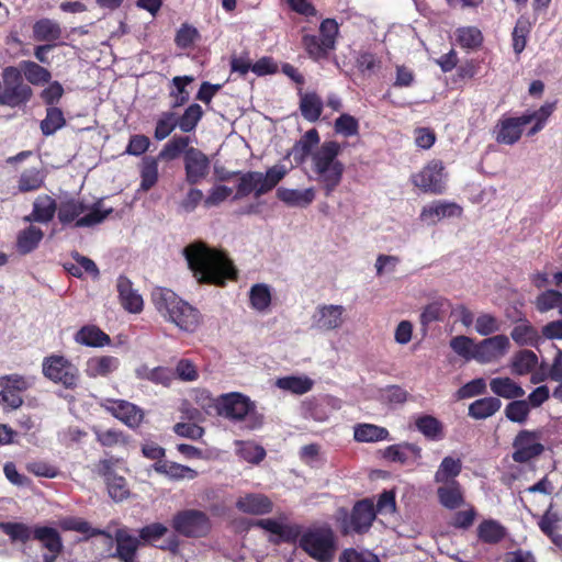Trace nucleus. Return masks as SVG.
I'll return each instance as SVG.
<instances>
[{"mask_svg": "<svg viewBox=\"0 0 562 562\" xmlns=\"http://www.w3.org/2000/svg\"><path fill=\"white\" fill-rule=\"evenodd\" d=\"M0 530L12 541L26 542L33 536L31 527L22 522H0Z\"/></svg>", "mask_w": 562, "mask_h": 562, "instance_id": "bf43d9fd", "label": "nucleus"}, {"mask_svg": "<svg viewBox=\"0 0 562 562\" xmlns=\"http://www.w3.org/2000/svg\"><path fill=\"white\" fill-rule=\"evenodd\" d=\"M452 351L464 361H475L477 341L464 335L453 337L449 342Z\"/></svg>", "mask_w": 562, "mask_h": 562, "instance_id": "a18cd8bd", "label": "nucleus"}, {"mask_svg": "<svg viewBox=\"0 0 562 562\" xmlns=\"http://www.w3.org/2000/svg\"><path fill=\"white\" fill-rule=\"evenodd\" d=\"M158 157L145 156L140 164V184L139 189L148 191L158 181Z\"/></svg>", "mask_w": 562, "mask_h": 562, "instance_id": "c03bdc74", "label": "nucleus"}, {"mask_svg": "<svg viewBox=\"0 0 562 562\" xmlns=\"http://www.w3.org/2000/svg\"><path fill=\"white\" fill-rule=\"evenodd\" d=\"M319 135L315 128L308 130L305 134L294 144L291 155L297 164H302L306 158L311 159L314 153L313 148L319 144Z\"/></svg>", "mask_w": 562, "mask_h": 562, "instance_id": "72a5a7b5", "label": "nucleus"}, {"mask_svg": "<svg viewBox=\"0 0 562 562\" xmlns=\"http://www.w3.org/2000/svg\"><path fill=\"white\" fill-rule=\"evenodd\" d=\"M341 146L335 140L324 142L317 147L310 160V179L319 183L326 196L331 195L340 184L345 171L338 159Z\"/></svg>", "mask_w": 562, "mask_h": 562, "instance_id": "f03ea898", "label": "nucleus"}, {"mask_svg": "<svg viewBox=\"0 0 562 562\" xmlns=\"http://www.w3.org/2000/svg\"><path fill=\"white\" fill-rule=\"evenodd\" d=\"M254 526L277 537V539H272L274 542L291 541L297 536V529L288 524V516L284 513L279 514L276 518L258 519Z\"/></svg>", "mask_w": 562, "mask_h": 562, "instance_id": "6ab92c4d", "label": "nucleus"}, {"mask_svg": "<svg viewBox=\"0 0 562 562\" xmlns=\"http://www.w3.org/2000/svg\"><path fill=\"white\" fill-rule=\"evenodd\" d=\"M411 179L424 192L441 194L446 189L447 175L440 160L429 161L422 170L413 173Z\"/></svg>", "mask_w": 562, "mask_h": 562, "instance_id": "9d476101", "label": "nucleus"}, {"mask_svg": "<svg viewBox=\"0 0 562 562\" xmlns=\"http://www.w3.org/2000/svg\"><path fill=\"white\" fill-rule=\"evenodd\" d=\"M202 109L199 104H191L182 114L177 119L178 126L182 132L189 133L193 131L202 117Z\"/></svg>", "mask_w": 562, "mask_h": 562, "instance_id": "e2e57ef3", "label": "nucleus"}, {"mask_svg": "<svg viewBox=\"0 0 562 562\" xmlns=\"http://www.w3.org/2000/svg\"><path fill=\"white\" fill-rule=\"evenodd\" d=\"M215 408L218 415L234 422L246 420L250 429L262 425V417L255 412V404L241 393L222 394L216 398Z\"/></svg>", "mask_w": 562, "mask_h": 562, "instance_id": "423d86ee", "label": "nucleus"}, {"mask_svg": "<svg viewBox=\"0 0 562 562\" xmlns=\"http://www.w3.org/2000/svg\"><path fill=\"white\" fill-rule=\"evenodd\" d=\"M300 110L305 120L316 122L323 111V101L316 93L302 94Z\"/></svg>", "mask_w": 562, "mask_h": 562, "instance_id": "09e8293b", "label": "nucleus"}, {"mask_svg": "<svg viewBox=\"0 0 562 562\" xmlns=\"http://www.w3.org/2000/svg\"><path fill=\"white\" fill-rule=\"evenodd\" d=\"M183 256L200 283L223 285L226 280L236 276V270L226 255L203 241L189 244L183 248Z\"/></svg>", "mask_w": 562, "mask_h": 562, "instance_id": "f257e3e1", "label": "nucleus"}, {"mask_svg": "<svg viewBox=\"0 0 562 562\" xmlns=\"http://www.w3.org/2000/svg\"><path fill=\"white\" fill-rule=\"evenodd\" d=\"M0 106L18 108L32 98V88L23 81L18 67L8 66L1 74Z\"/></svg>", "mask_w": 562, "mask_h": 562, "instance_id": "6e6552de", "label": "nucleus"}, {"mask_svg": "<svg viewBox=\"0 0 562 562\" xmlns=\"http://www.w3.org/2000/svg\"><path fill=\"white\" fill-rule=\"evenodd\" d=\"M173 528L187 537H201L210 530L211 524L209 517L203 512L188 509L175 516Z\"/></svg>", "mask_w": 562, "mask_h": 562, "instance_id": "ddd939ff", "label": "nucleus"}, {"mask_svg": "<svg viewBox=\"0 0 562 562\" xmlns=\"http://www.w3.org/2000/svg\"><path fill=\"white\" fill-rule=\"evenodd\" d=\"M236 508L249 515H266L272 512L273 503L263 494L250 493L237 499Z\"/></svg>", "mask_w": 562, "mask_h": 562, "instance_id": "4be33fe9", "label": "nucleus"}, {"mask_svg": "<svg viewBox=\"0 0 562 562\" xmlns=\"http://www.w3.org/2000/svg\"><path fill=\"white\" fill-rule=\"evenodd\" d=\"M462 461L451 456L445 457L435 472L434 480L436 483L457 482L456 477L461 473Z\"/></svg>", "mask_w": 562, "mask_h": 562, "instance_id": "f704fd0d", "label": "nucleus"}, {"mask_svg": "<svg viewBox=\"0 0 562 562\" xmlns=\"http://www.w3.org/2000/svg\"><path fill=\"white\" fill-rule=\"evenodd\" d=\"M190 137L188 136H175L172 137L160 150L158 158L166 160H173L180 154L186 156V150L190 149Z\"/></svg>", "mask_w": 562, "mask_h": 562, "instance_id": "6e6d98bb", "label": "nucleus"}, {"mask_svg": "<svg viewBox=\"0 0 562 562\" xmlns=\"http://www.w3.org/2000/svg\"><path fill=\"white\" fill-rule=\"evenodd\" d=\"M389 430L373 424H358L353 428V438L358 442H376L389 439Z\"/></svg>", "mask_w": 562, "mask_h": 562, "instance_id": "a19ab883", "label": "nucleus"}, {"mask_svg": "<svg viewBox=\"0 0 562 562\" xmlns=\"http://www.w3.org/2000/svg\"><path fill=\"white\" fill-rule=\"evenodd\" d=\"M119 367V358L113 356H97L87 360L85 372L92 379L105 378L116 371Z\"/></svg>", "mask_w": 562, "mask_h": 562, "instance_id": "b1692460", "label": "nucleus"}, {"mask_svg": "<svg viewBox=\"0 0 562 562\" xmlns=\"http://www.w3.org/2000/svg\"><path fill=\"white\" fill-rule=\"evenodd\" d=\"M286 173V167L280 164L272 166L265 173L260 171H248L240 176L234 199H241L250 193L259 198L271 191Z\"/></svg>", "mask_w": 562, "mask_h": 562, "instance_id": "0eeeda50", "label": "nucleus"}, {"mask_svg": "<svg viewBox=\"0 0 562 562\" xmlns=\"http://www.w3.org/2000/svg\"><path fill=\"white\" fill-rule=\"evenodd\" d=\"M112 211L103 207L101 202L87 204L80 199L67 198L58 203V221L64 226L92 227L102 223Z\"/></svg>", "mask_w": 562, "mask_h": 562, "instance_id": "20e7f679", "label": "nucleus"}, {"mask_svg": "<svg viewBox=\"0 0 562 562\" xmlns=\"http://www.w3.org/2000/svg\"><path fill=\"white\" fill-rule=\"evenodd\" d=\"M19 69L25 79L35 86L47 83L52 77L46 68L31 60L21 61Z\"/></svg>", "mask_w": 562, "mask_h": 562, "instance_id": "de8ad7c7", "label": "nucleus"}, {"mask_svg": "<svg viewBox=\"0 0 562 562\" xmlns=\"http://www.w3.org/2000/svg\"><path fill=\"white\" fill-rule=\"evenodd\" d=\"M276 385L281 390L302 395L311 391L313 381L307 376H284L278 379Z\"/></svg>", "mask_w": 562, "mask_h": 562, "instance_id": "864d4df0", "label": "nucleus"}, {"mask_svg": "<svg viewBox=\"0 0 562 562\" xmlns=\"http://www.w3.org/2000/svg\"><path fill=\"white\" fill-rule=\"evenodd\" d=\"M43 374L53 382L72 387L78 381V370L66 358L50 356L43 361Z\"/></svg>", "mask_w": 562, "mask_h": 562, "instance_id": "9b49d317", "label": "nucleus"}, {"mask_svg": "<svg viewBox=\"0 0 562 562\" xmlns=\"http://www.w3.org/2000/svg\"><path fill=\"white\" fill-rule=\"evenodd\" d=\"M510 348L509 338L505 335H494L477 341L475 361L481 364L498 362Z\"/></svg>", "mask_w": 562, "mask_h": 562, "instance_id": "2eb2a0df", "label": "nucleus"}, {"mask_svg": "<svg viewBox=\"0 0 562 562\" xmlns=\"http://www.w3.org/2000/svg\"><path fill=\"white\" fill-rule=\"evenodd\" d=\"M151 468L155 472L171 481H190L198 476V472L194 469L169 460L155 462Z\"/></svg>", "mask_w": 562, "mask_h": 562, "instance_id": "393cba45", "label": "nucleus"}, {"mask_svg": "<svg viewBox=\"0 0 562 562\" xmlns=\"http://www.w3.org/2000/svg\"><path fill=\"white\" fill-rule=\"evenodd\" d=\"M374 505L369 499L358 502L352 510L351 526L356 532H363L369 529L375 517Z\"/></svg>", "mask_w": 562, "mask_h": 562, "instance_id": "7c9ffc66", "label": "nucleus"}, {"mask_svg": "<svg viewBox=\"0 0 562 562\" xmlns=\"http://www.w3.org/2000/svg\"><path fill=\"white\" fill-rule=\"evenodd\" d=\"M99 472L104 477L110 497L115 502H122L130 495L126 481L117 475L109 460L99 463Z\"/></svg>", "mask_w": 562, "mask_h": 562, "instance_id": "aec40b11", "label": "nucleus"}, {"mask_svg": "<svg viewBox=\"0 0 562 562\" xmlns=\"http://www.w3.org/2000/svg\"><path fill=\"white\" fill-rule=\"evenodd\" d=\"M340 562H380L379 558L373 554L372 552L364 550V551H357L355 549H347L345 550L340 558Z\"/></svg>", "mask_w": 562, "mask_h": 562, "instance_id": "774afa93", "label": "nucleus"}, {"mask_svg": "<svg viewBox=\"0 0 562 562\" xmlns=\"http://www.w3.org/2000/svg\"><path fill=\"white\" fill-rule=\"evenodd\" d=\"M250 306L257 312L268 311L271 304V291L269 285L265 283H257L250 288L249 291Z\"/></svg>", "mask_w": 562, "mask_h": 562, "instance_id": "3c124183", "label": "nucleus"}, {"mask_svg": "<svg viewBox=\"0 0 562 562\" xmlns=\"http://www.w3.org/2000/svg\"><path fill=\"white\" fill-rule=\"evenodd\" d=\"M513 447V459L519 463L528 462L543 451V446L540 443L538 435L528 430H521L516 436Z\"/></svg>", "mask_w": 562, "mask_h": 562, "instance_id": "f3484780", "label": "nucleus"}, {"mask_svg": "<svg viewBox=\"0 0 562 562\" xmlns=\"http://www.w3.org/2000/svg\"><path fill=\"white\" fill-rule=\"evenodd\" d=\"M475 331L481 336H490L501 330V322L490 313H481L475 318Z\"/></svg>", "mask_w": 562, "mask_h": 562, "instance_id": "680f3d73", "label": "nucleus"}, {"mask_svg": "<svg viewBox=\"0 0 562 562\" xmlns=\"http://www.w3.org/2000/svg\"><path fill=\"white\" fill-rule=\"evenodd\" d=\"M277 196L280 201L290 207H307L315 199V189L304 190L289 189L280 187L277 190Z\"/></svg>", "mask_w": 562, "mask_h": 562, "instance_id": "a878e982", "label": "nucleus"}, {"mask_svg": "<svg viewBox=\"0 0 562 562\" xmlns=\"http://www.w3.org/2000/svg\"><path fill=\"white\" fill-rule=\"evenodd\" d=\"M440 504L449 509H454L463 503L461 486L458 482L442 483L437 490Z\"/></svg>", "mask_w": 562, "mask_h": 562, "instance_id": "79ce46f5", "label": "nucleus"}, {"mask_svg": "<svg viewBox=\"0 0 562 562\" xmlns=\"http://www.w3.org/2000/svg\"><path fill=\"white\" fill-rule=\"evenodd\" d=\"M116 290L122 306L130 313H139L143 310V297L133 283L125 276H120L116 280Z\"/></svg>", "mask_w": 562, "mask_h": 562, "instance_id": "412c9836", "label": "nucleus"}, {"mask_svg": "<svg viewBox=\"0 0 562 562\" xmlns=\"http://www.w3.org/2000/svg\"><path fill=\"white\" fill-rule=\"evenodd\" d=\"M303 45L308 56L315 60L325 58L329 50V47L324 46V42L315 35H304Z\"/></svg>", "mask_w": 562, "mask_h": 562, "instance_id": "69168bd1", "label": "nucleus"}, {"mask_svg": "<svg viewBox=\"0 0 562 562\" xmlns=\"http://www.w3.org/2000/svg\"><path fill=\"white\" fill-rule=\"evenodd\" d=\"M510 337L519 346L538 348L543 342L542 333L539 334L537 328L527 321L517 324L513 328Z\"/></svg>", "mask_w": 562, "mask_h": 562, "instance_id": "473e14b6", "label": "nucleus"}, {"mask_svg": "<svg viewBox=\"0 0 562 562\" xmlns=\"http://www.w3.org/2000/svg\"><path fill=\"white\" fill-rule=\"evenodd\" d=\"M346 323V307L340 304H318L311 315V329L317 333L338 331Z\"/></svg>", "mask_w": 562, "mask_h": 562, "instance_id": "1a4fd4ad", "label": "nucleus"}, {"mask_svg": "<svg viewBox=\"0 0 562 562\" xmlns=\"http://www.w3.org/2000/svg\"><path fill=\"white\" fill-rule=\"evenodd\" d=\"M502 406L497 397H483L469 406V415L475 419H484L494 415Z\"/></svg>", "mask_w": 562, "mask_h": 562, "instance_id": "49530a36", "label": "nucleus"}, {"mask_svg": "<svg viewBox=\"0 0 562 562\" xmlns=\"http://www.w3.org/2000/svg\"><path fill=\"white\" fill-rule=\"evenodd\" d=\"M462 209L454 202L449 201H434L423 206L419 220L429 225H436L439 221L448 217H459Z\"/></svg>", "mask_w": 562, "mask_h": 562, "instance_id": "a211bd4d", "label": "nucleus"}, {"mask_svg": "<svg viewBox=\"0 0 562 562\" xmlns=\"http://www.w3.org/2000/svg\"><path fill=\"white\" fill-rule=\"evenodd\" d=\"M183 162L186 181L191 186L200 183L210 173L209 157L195 147H190V149L186 150Z\"/></svg>", "mask_w": 562, "mask_h": 562, "instance_id": "dca6fc26", "label": "nucleus"}, {"mask_svg": "<svg viewBox=\"0 0 562 562\" xmlns=\"http://www.w3.org/2000/svg\"><path fill=\"white\" fill-rule=\"evenodd\" d=\"M491 391L504 398H518L525 395L524 389L510 378H494L490 382Z\"/></svg>", "mask_w": 562, "mask_h": 562, "instance_id": "58836bf2", "label": "nucleus"}, {"mask_svg": "<svg viewBox=\"0 0 562 562\" xmlns=\"http://www.w3.org/2000/svg\"><path fill=\"white\" fill-rule=\"evenodd\" d=\"M538 363L537 355L531 350H520L512 359V371L518 375L531 372Z\"/></svg>", "mask_w": 562, "mask_h": 562, "instance_id": "603ef678", "label": "nucleus"}, {"mask_svg": "<svg viewBox=\"0 0 562 562\" xmlns=\"http://www.w3.org/2000/svg\"><path fill=\"white\" fill-rule=\"evenodd\" d=\"M34 539L38 540L46 552L42 554H27L26 562H55L63 550V542L58 531L52 527H36Z\"/></svg>", "mask_w": 562, "mask_h": 562, "instance_id": "f8f14e48", "label": "nucleus"}, {"mask_svg": "<svg viewBox=\"0 0 562 562\" xmlns=\"http://www.w3.org/2000/svg\"><path fill=\"white\" fill-rule=\"evenodd\" d=\"M116 554L124 562H132L138 547V539L128 533L126 529H119L115 533Z\"/></svg>", "mask_w": 562, "mask_h": 562, "instance_id": "c9c22d12", "label": "nucleus"}, {"mask_svg": "<svg viewBox=\"0 0 562 562\" xmlns=\"http://www.w3.org/2000/svg\"><path fill=\"white\" fill-rule=\"evenodd\" d=\"M561 520L562 516L558 512L553 510L552 505H550L538 524L540 530L555 544H560L562 542V536L557 533Z\"/></svg>", "mask_w": 562, "mask_h": 562, "instance_id": "37998d69", "label": "nucleus"}, {"mask_svg": "<svg viewBox=\"0 0 562 562\" xmlns=\"http://www.w3.org/2000/svg\"><path fill=\"white\" fill-rule=\"evenodd\" d=\"M45 179V173L38 168H29L22 171L18 180V189L21 192L38 190Z\"/></svg>", "mask_w": 562, "mask_h": 562, "instance_id": "8fccbe9b", "label": "nucleus"}, {"mask_svg": "<svg viewBox=\"0 0 562 562\" xmlns=\"http://www.w3.org/2000/svg\"><path fill=\"white\" fill-rule=\"evenodd\" d=\"M56 212L58 213L56 201L49 195L42 194L35 199L32 213L24 220L46 224L53 220Z\"/></svg>", "mask_w": 562, "mask_h": 562, "instance_id": "c85d7f7f", "label": "nucleus"}, {"mask_svg": "<svg viewBox=\"0 0 562 562\" xmlns=\"http://www.w3.org/2000/svg\"><path fill=\"white\" fill-rule=\"evenodd\" d=\"M524 127L520 116L504 119L497 125L496 140L499 144L513 145L519 140Z\"/></svg>", "mask_w": 562, "mask_h": 562, "instance_id": "c756f323", "label": "nucleus"}, {"mask_svg": "<svg viewBox=\"0 0 562 562\" xmlns=\"http://www.w3.org/2000/svg\"><path fill=\"white\" fill-rule=\"evenodd\" d=\"M535 305L540 313L558 310L559 315L562 316V293L555 290H547L537 296Z\"/></svg>", "mask_w": 562, "mask_h": 562, "instance_id": "5fc2aeb1", "label": "nucleus"}, {"mask_svg": "<svg viewBox=\"0 0 562 562\" xmlns=\"http://www.w3.org/2000/svg\"><path fill=\"white\" fill-rule=\"evenodd\" d=\"M299 547L317 562H333L337 550V537L327 525L307 528L299 539Z\"/></svg>", "mask_w": 562, "mask_h": 562, "instance_id": "39448f33", "label": "nucleus"}, {"mask_svg": "<svg viewBox=\"0 0 562 562\" xmlns=\"http://www.w3.org/2000/svg\"><path fill=\"white\" fill-rule=\"evenodd\" d=\"M236 445L237 453L247 462L259 463L261 460H263L266 456L265 449L261 446L256 445L255 442L238 441Z\"/></svg>", "mask_w": 562, "mask_h": 562, "instance_id": "052dcab7", "label": "nucleus"}, {"mask_svg": "<svg viewBox=\"0 0 562 562\" xmlns=\"http://www.w3.org/2000/svg\"><path fill=\"white\" fill-rule=\"evenodd\" d=\"M59 527L64 530H74L86 535L87 538L101 536L104 544L112 547L113 537L105 530L92 528L90 524L81 518L66 517L59 520Z\"/></svg>", "mask_w": 562, "mask_h": 562, "instance_id": "5701e85b", "label": "nucleus"}, {"mask_svg": "<svg viewBox=\"0 0 562 562\" xmlns=\"http://www.w3.org/2000/svg\"><path fill=\"white\" fill-rule=\"evenodd\" d=\"M555 108V103L547 102L541 105L538 110L526 111L520 115V120H522L524 125L532 124L529 128L527 135L533 136L539 133L547 124L548 119L551 116Z\"/></svg>", "mask_w": 562, "mask_h": 562, "instance_id": "cd10ccee", "label": "nucleus"}, {"mask_svg": "<svg viewBox=\"0 0 562 562\" xmlns=\"http://www.w3.org/2000/svg\"><path fill=\"white\" fill-rule=\"evenodd\" d=\"M66 120L60 109L50 106L46 111L45 119L41 122V131L45 136L55 134L58 130L64 127Z\"/></svg>", "mask_w": 562, "mask_h": 562, "instance_id": "4d7b16f0", "label": "nucleus"}, {"mask_svg": "<svg viewBox=\"0 0 562 562\" xmlns=\"http://www.w3.org/2000/svg\"><path fill=\"white\" fill-rule=\"evenodd\" d=\"M75 341L87 347H104L111 344L110 336L94 325L81 327L75 335Z\"/></svg>", "mask_w": 562, "mask_h": 562, "instance_id": "2f4dec72", "label": "nucleus"}, {"mask_svg": "<svg viewBox=\"0 0 562 562\" xmlns=\"http://www.w3.org/2000/svg\"><path fill=\"white\" fill-rule=\"evenodd\" d=\"M151 300L159 314L180 330L194 333L200 327L202 319L200 312L173 291L156 288L151 292Z\"/></svg>", "mask_w": 562, "mask_h": 562, "instance_id": "7ed1b4c3", "label": "nucleus"}, {"mask_svg": "<svg viewBox=\"0 0 562 562\" xmlns=\"http://www.w3.org/2000/svg\"><path fill=\"white\" fill-rule=\"evenodd\" d=\"M100 406L130 428H137L143 423L144 411L128 401L103 398Z\"/></svg>", "mask_w": 562, "mask_h": 562, "instance_id": "4468645a", "label": "nucleus"}, {"mask_svg": "<svg viewBox=\"0 0 562 562\" xmlns=\"http://www.w3.org/2000/svg\"><path fill=\"white\" fill-rule=\"evenodd\" d=\"M417 429L430 440H440L442 438L441 423L430 415H424L416 419Z\"/></svg>", "mask_w": 562, "mask_h": 562, "instance_id": "13d9d810", "label": "nucleus"}, {"mask_svg": "<svg viewBox=\"0 0 562 562\" xmlns=\"http://www.w3.org/2000/svg\"><path fill=\"white\" fill-rule=\"evenodd\" d=\"M384 457L401 464L414 463L422 458V448L408 442L393 445L385 449Z\"/></svg>", "mask_w": 562, "mask_h": 562, "instance_id": "bb28decb", "label": "nucleus"}, {"mask_svg": "<svg viewBox=\"0 0 562 562\" xmlns=\"http://www.w3.org/2000/svg\"><path fill=\"white\" fill-rule=\"evenodd\" d=\"M505 536L506 528L494 519L483 520L477 527V537L484 543H498Z\"/></svg>", "mask_w": 562, "mask_h": 562, "instance_id": "ea45409f", "label": "nucleus"}, {"mask_svg": "<svg viewBox=\"0 0 562 562\" xmlns=\"http://www.w3.org/2000/svg\"><path fill=\"white\" fill-rule=\"evenodd\" d=\"M61 36L59 23L50 19H41L33 25V37L38 42H56Z\"/></svg>", "mask_w": 562, "mask_h": 562, "instance_id": "4c0bfd02", "label": "nucleus"}, {"mask_svg": "<svg viewBox=\"0 0 562 562\" xmlns=\"http://www.w3.org/2000/svg\"><path fill=\"white\" fill-rule=\"evenodd\" d=\"M176 126H178L176 114L171 112L162 113L156 124L155 138L157 140L167 138Z\"/></svg>", "mask_w": 562, "mask_h": 562, "instance_id": "0e129e2a", "label": "nucleus"}, {"mask_svg": "<svg viewBox=\"0 0 562 562\" xmlns=\"http://www.w3.org/2000/svg\"><path fill=\"white\" fill-rule=\"evenodd\" d=\"M44 237L41 228L30 225L29 227L19 232L16 236V249L20 254L26 255L33 251L40 245Z\"/></svg>", "mask_w": 562, "mask_h": 562, "instance_id": "e433bc0d", "label": "nucleus"}, {"mask_svg": "<svg viewBox=\"0 0 562 562\" xmlns=\"http://www.w3.org/2000/svg\"><path fill=\"white\" fill-rule=\"evenodd\" d=\"M458 42L462 47L474 48L482 42V34L474 26L461 27L457 31Z\"/></svg>", "mask_w": 562, "mask_h": 562, "instance_id": "338daca9", "label": "nucleus"}]
</instances>
